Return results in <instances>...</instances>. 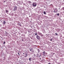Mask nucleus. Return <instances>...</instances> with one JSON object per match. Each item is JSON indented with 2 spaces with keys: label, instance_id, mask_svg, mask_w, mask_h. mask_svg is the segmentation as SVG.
Masks as SVG:
<instances>
[{
  "label": "nucleus",
  "instance_id": "obj_1",
  "mask_svg": "<svg viewBox=\"0 0 64 64\" xmlns=\"http://www.w3.org/2000/svg\"><path fill=\"white\" fill-rule=\"evenodd\" d=\"M32 6L34 7H36L37 6V4L36 2H33L32 4Z\"/></svg>",
  "mask_w": 64,
  "mask_h": 64
},
{
  "label": "nucleus",
  "instance_id": "obj_2",
  "mask_svg": "<svg viewBox=\"0 0 64 64\" xmlns=\"http://www.w3.org/2000/svg\"><path fill=\"white\" fill-rule=\"evenodd\" d=\"M57 11H58V10H57V8H56L54 11V13H56V12H57Z\"/></svg>",
  "mask_w": 64,
  "mask_h": 64
},
{
  "label": "nucleus",
  "instance_id": "obj_3",
  "mask_svg": "<svg viewBox=\"0 0 64 64\" xmlns=\"http://www.w3.org/2000/svg\"><path fill=\"white\" fill-rule=\"evenodd\" d=\"M36 38L38 40H39L40 39V36H38V35H37L36 36Z\"/></svg>",
  "mask_w": 64,
  "mask_h": 64
},
{
  "label": "nucleus",
  "instance_id": "obj_4",
  "mask_svg": "<svg viewBox=\"0 0 64 64\" xmlns=\"http://www.w3.org/2000/svg\"><path fill=\"white\" fill-rule=\"evenodd\" d=\"M17 7H15L14 8V11H15L17 10Z\"/></svg>",
  "mask_w": 64,
  "mask_h": 64
},
{
  "label": "nucleus",
  "instance_id": "obj_5",
  "mask_svg": "<svg viewBox=\"0 0 64 64\" xmlns=\"http://www.w3.org/2000/svg\"><path fill=\"white\" fill-rule=\"evenodd\" d=\"M39 35H40V36H41L42 37L43 36H44V35L42 34L41 33Z\"/></svg>",
  "mask_w": 64,
  "mask_h": 64
},
{
  "label": "nucleus",
  "instance_id": "obj_6",
  "mask_svg": "<svg viewBox=\"0 0 64 64\" xmlns=\"http://www.w3.org/2000/svg\"><path fill=\"white\" fill-rule=\"evenodd\" d=\"M25 55L26 56H24V57H27V55H28L27 54H26Z\"/></svg>",
  "mask_w": 64,
  "mask_h": 64
},
{
  "label": "nucleus",
  "instance_id": "obj_7",
  "mask_svg": "<svg viewBox=\"0 0 64 64\" xmlns=\"http://www.w3.org/2000/svg\"><path fill=\"white\" fill-rule=\"evenodd\" d=\"M30 51H32V50H33V48H32L30 49Z\"/></svg>",
  "mask_w": 64,
  "mask_h": 64
},
{
  "label": "nucleus",
  "instance_id": "obj_8",
  "mask_svg": "<svg viewBox=\"0 0 64 64\" xmlns=\"http://www.w3.org/2000/svg\"><path fill=\"white\" fill-rule=\"evenodd\" d=\"M6 23V22H5V21H4L3 22V24H5Z\"/></svg>",
  "mask_w": 64,
  "mask_h": 64
},
{
  "label": "nucleus",
  "instance_id": "obj_9",
  "mask_svg": "<svg viewBox=\"0 0 64 64\" xmlns=\"http://www.w3.org/2000/svg\"><path fill=\"white\" fill-rule=\"evenodd\" d=\"M57 30L58 31H60V29L58 28L57 29Z\"/></svg>",
  "mask_w": 64,
  "mask_h": 64
},
{
  "label": "nucleus",
  "instance_id": "obj_10",
  "mask_svg": "<svg viewBox=\"0 0 64 64\" xmlns=\"http://www.w3.org/2000/svg\"><path fill=\"white\" fill-rule=\"evenodd\" d=\"M29 60L30 61H31V58H30L29 59Z\"/></svg>",
  "mask_w": 64,
  "mask_h": 64
},
{
  "label": "nucleus",
  "instance_id": "obj_11",
  "mask_svg": "<svg viewBox=\"0 0 64 64\" xmlns=\"http://www.w3.org/2000/svg\"><path fill=\"white\" fill-rule=\"evenodd\" d=\"M44 14H46V12H44Z\"/></svg>",
  "mask_w": 64,
  "mask_h": 64
},
{
  "label": "nucleus",
  "instance_id": "obj_12",
  "mask_svg": "<svg viewBox=\"0 0 64 64\" xmlns=\"http://www.w3.org/2000/svg\"><path fill=\"white\" fill-rule=\"evenodd\" d=\"M18 25H19V26H22L21 24H19Z\"/></svg>",
  "mask_w": 64,
  "mask_h": 64
},
{
  "label": "nucleus",
  "instance_id": "obj_13",
  "mask_svg": "<svg viewBox=\"0 0 64 64\" xmlns=\"http://www.w3.org/2000/svg\"><path fill=\"white\" fill-rule=\"evenodd\" d=\"M6 13H7L8 12V10H6Z\"/></svg>",
  "mask_w": 64,
  "mask_h": 64
},
{
  "label": "nucleus",
  "instance_id": "obj_14",
  "mask_svg": "<svg viewBox=\"0 0 64 64\" xmlns=\"http://www.w3.org/2000/svg\"><path fill=\"white\" fill-rule=\"evenodd\" d=\"M57 15L58 16H59V14H57Z\"/></svg>",
  "mask_w": 64,
  "mask_h": 64
},
{
  "label": "nucleus",
  "instance_id": "obj_15",
  "mask_svg": "<svg viewBox=\"0 0 64 64\" xmlns=\"http://www.w3.org/2000/svg\"><path fill=\"white\" fill-rule=\"evenodd\" d=\"M5 42H4V44H5Z\"/></svg>",
  "mask_w": 64,
  "mask_h": 64
},
{
  "label": "nucleus",
  "instance_id": "obj_16",
  "mask_svg": "<svg viewBox=\"0 0 64 64\" xmlns=\"http://www.w3.org/2000/svg\"><path fill=\"white\" fill-rule=\"evenodd\" d=\"M37 35V34L35 33V35Z\"/></svg>",
  "mask_w": 64,
  "mask_h": 64
},
{
  "label": "nucleus",
  "instance_id": "obj_17",
  "mask_svg": "<svg viewBox=\"0 0 64 64\" xmlns=\"http://www.w3.org/2000/svg\"><path fill=\"white\" fill-rule=\"evenodd\" d=\"M55 34L56 35H58V34H57L56 33Z\"/></svg>",
  "mask_w": 64,
  "mask_h": 64
},
{
  "label": "nucleus",
  "instance_id": "obj_18",
  "mask_svg": "<svg viewBox=\"0 0 64 64\" xmlns=\"http://www.w3.org/2000/svg\"><path fill=\"white\" fill-rule=\"evenodd\" d=\"M28 2L29 3H31V2H30V1H28Z\"/></svg>",
  "mask_w": 64,
  "mask_h": 64
},
{
  "label": "nucleus",
  "instance_id": "obj_19",
  "mask_svg": "<svg viewBox=\"0 0 64 64\" xmlns=\"http://www.w3.org/2000/svg\"><path fill=\"white\" fill-rule=\"evenodd\" d=\"M18 55H20V54H19V53L18 52Z\"/></svg>",
  "mask_w": 64,
  "mask_h": 64
},
{
  "label": "nucleus",
  "instance_id": "obj_20",
  "mask_svg": "<svg viewBox=\"0 0 64 64\" xmlns=\"http://www.w3.org/2000/svg\"><path fill=\"white\" fill-rule=\"evenodd\" d=\"M43 53L44 54V53H45V51H44V52H43Z\"/></svg>",
  "mask_w": 64,
  "mask_h": 64
},
{
  "label": "nucleus",
  "instance_id": "obj_21",
  "mask_svg": "<svg viewBox=\"0 0 64 64\" xmlns=\"http://www.w3.org/2000/svg\"><path fill=\"white\" fill-rule=\"evenodd\" d=\"M50 41H52V39H50Z\"/></svg>",
  "mask_w": 64,
  "mask_h": 64
},
{
  "label": "nucleus",
  "instance_id": "obj_22",
  "mask_svg": "<svg viewBox=\"0 0 64 64\" xmlns=\"http://www.w3.org/2000/svg\"><path fill=\"white\" fill-rule=\"evenodd\" d=\"M38 52H40V51H39V50H38Z\"/></svg>",
  "mask_w": 64,
  "mask_h": 64
},
{
  "label": "nucleus",
  "instance_id": "obj_23",
  "mask_svg": "<svg viewBox=\"0 0 64 64\" xmlns=\"http://www.w3.org/2000/svg\"><path fill=\"white\" fill-rule=\"evenodd\" d=\"M53 54H55V53H54Z\"/></svg>",
  "mask_w": 64,
  "mask_h": 64
},
{
  "label": "nucleus",
  "instance_id": "obj_24",
  "mask_svg": "<svg viewBox=\"0 0 64 64\" xmlns=\"http://www.w3.org/2000/svg\"><path fill=\"white\" fill-rule=\"evenodd\" d=\"M24 53H23V54H24Z\"/></svg>",
  "mask_w": 64,
  "mask_h": 64
},
{
  "label": "nucleus",
  "instance_id": "obj_25",
  "mask_svg": "<svg viewBox=\"0 0 64 64\" xmlns=\"http://www.w3.org/2000/svg\"><path fill=\"white\" fill-rule=\"evenodd\" d=\"M39 57H40V56H39Z\"/></svg>",
  "mask_w": 64,
  "mask_h": 64
},
{
  "label": "nucleus",
  "instance_id": "obj_26",
  "mask_svg": "<svg viewBox=\"0 0 64 64\" xmlns=\"http://www.w3.org/2000/svg\"><path fill=\"white\" fill-rule=\"evenodd\" d=\"M40 58V59H41V58Z\"/></svg>",
  "mask_w": 64,
  "mask_h": 64
},
{
  "label": "nucleus",
  "instance_id": "obj_27",
  "mask_svg": "<svg viewBox=\"0 0 64 64\" xmlns=\"http://www.w3.org/2000/svg\"><path fill=\"white\" fill-rule=\"evenodd\" d=\"M40 55H41V54H40Z\"/></svg>",
  "mask_w": 64,
  "mask_h": 64
}]
</instances>
